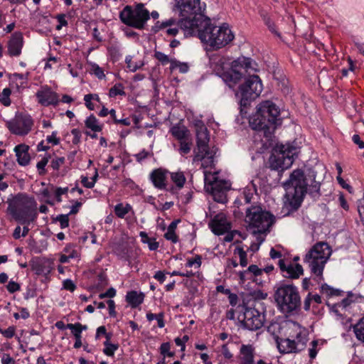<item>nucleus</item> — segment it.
<instances>
[{"label": "nucleus", "instance_id": "56", "mask_svg": "<svg viewBox=\"0 0 364 364\" xmlns=\"http://www.w3.org/2000/svg\"><path fill=\"white\" fill-rule=\"evenodd\" d=\"M164 238L167 240L171 241L172 243H177L178 242V236L176 235L175 231L167 229V232L164 235Z\"/></svg>", "mask_w": 364, "mask_h": 364}, {"label": "nucleus", "instance_id": "23", "mask_svg": "<svg viewBox=\"0 0 364 364\" xmlns=\"http://www.w3.org/2000/svg\"><path fill=\"white\" fill-rule=\"evenodd\" d=\"M29 146L26 144H20L15 146L14 151L16 161L20 166H26L30 164L31 156L29 154Z\"/></svg>", "mask_w": 364, "mask_h": 364}, {"label": "nucleus", "instance_id": "34", "mask_svg": "<svg viewBox=\"0 0 364 364\" xmlns=\"http://www.w3.org/2000/svg\"><path fill=\"white\" fill-rule=\"evenodd\" d=\"M112 338V335H107V340L104 342V349L103 353L109 357H113L114 355L115 350H117L119 348V344L116 343H112L110 342Z\"/></svg>", "mask_w": 364, "mask_h": 364}, {"label": "nucleus", "instance_id": "16", "mask_svg": "<svg viewBox=\"0 0 364 364\" xmlns=\"http://www.w3.org/2000/svg\"><path fill=\"white\" fill-rule=\"evenodd\" d=\"M36 97L39 105L43 107H57L60 103L59 95L48 85H42L36 92Z\"/></svg>", "mask_w": 364, "mask_h": 364}, {"label": "nucleus", "instance_id": "19", "mask_svg": "<svg viewBox=\"0 0 364 364\" xmlns=\"http://www.w3.org/2000/svg\"><path fill=\"white\" fill-rule=\"evenodd\" d=\"M211 231L216 235H222L230 230L231 223L228 220L225 214L220 213L215 215L208 223Z\"/></svg>", "mask_w": 364, "mask_h": 364}, {"label": "nucleus", "instance_id": "64", "mask_svg": "<svg viewBox=\"0 0 364 364\" xmlns=\"http://www.w3.org/2000/svg\"><path fill=\"white\" fill-rule=\"evenodd\" d=\"M6 289L9 293L14 294L21 290V286L16 282L10 281L6 285Z\"/></svg>", "mask_w": 364, "mask_h": 364}, {"label": "nucleus", "instance_id": "35", "mask_svg": "<svg viewBox=\"0 0 364 364\" xmlns=\"http://www.w3.org/2000/svg\"><path fill=\"white\" fill-rule=\"evenodd\" d=\"M132 209V207L129 204L125 205L122 203L117 204L114 208V212L116 216L119 218H124V216Z\"/></svg>", "mask_w": 364, "mask_h": 364}, {"label": "nucleus", "instance_id": "14", "mask_svg": "<svg viewBox=\"0 0 364 364\" xmlns=\"http://www.w3.org/2000/svg\"><path fill=\"white\" fill-rule=\"evenodd\" d=\"M239 319L243 326L250 331H257L264 325V316L255 308L244 306V311Z\"/></svg>", "mask_w": 364, "mask_h": 364}, {"label": "nucleus", "instance_id": "38", "mask_svg": "<svg viewBox=\"0 0 364 364\" xmlns=\"http://www.w3.org/2000/svg\"><path fill=\"white\" fill-rule=\"evenodd\" d=\"M176 69H178L179 72L181 73H186L188 72L189 66L187 63H181L176 59H172L170 70L173 72Z\"/></svg>", "mask_w": 364, "mask_h": 364}, {"label": "nucleus", "instance_id": "17", "mask_svg": "<svg viewBox=\"0 0 364 364\" xmlns=\"http://www.w3.org/2000/svg\"><path fill=\"white\" fill-rule=\"evenodd\" d=\"M31 270L38 276L44 277L46 280L50 279V274L54 269L53 260L46 257H35L30 262Z\"/></svg>", "mask_w": 364, "mask_h": 364}, {"label": "nucleus", "instance_id": "50", "mask_svg": "<svg viewBox=\"0 0 364 364\" xmlns=\"http://www.w3.org/2000/svg\"><path fill=\"white\" fill-rule=\"evenodd\" d=\"M154 57L163 65H165L168 63H170V65L171 64L172 59H170L168 55L161 51L155 50Z\"/></svg>", "mask_w": 364, "mask_h": 364}, {"label": "nucleus", "instance_id": "26", "mask_svg": "<svg viewBox=\"0 0 364 364\" xmlns=\"http://www.w3.org/2000/svg\"><path fill=\"white\" fill-rule=\"evenodd\" d=\"M197 148L195 149V160L202 161L205 158L213 160L214 154L210 150L208 143H196Z\"/></svg>", "mask_w": 364, "mask_h": 364}, {"label": "nucleus", "instance_id": "44", "mask_svg": "<svg viewBox=\"0 0 364 364\" xmlns=\"http://www.w3.org/2000/svg\"><path fill=\"white\" fill-rule=\"evenodd\" d=\"M11 95V90L6 87L0 92V102L4 106H9L11 103L10 96Z\"/></svg>", "mask_w": 364, "mask_h": 364}, {"label": "nucleus", "instance_id": "52", "mask_svg": "<svg viewBox=\"0 0 364 364\" xmlns=\"http://www.w3.org/2000/svg\"><path fill=\"white\" fill-rule=\"evenodd\" d=\"M202 264V257L199 255H196L193 258H189L186 263V267H191L193 265H196L197 268H200Z\"/></svg>", "mask_w": 364, "mask_h": 364}, {"label": "nucleus", "instance_id": "29", "mask_svg": "<svg viewBox=\"0 0 364 364\" xmlns=\"http://www.w3.org/2000/svg\"><path fill=\"white\" fill-rule=\"evenodd\" d=\"M170 132L172 136L178 141L188 139V138H190L189 130L185 126H173L170 129Z\"/></svg>", "mask_w": 364, "mask_h": 364}, {"label": "nucleus", "instance_id": "10", "mask_svg": "<svg viewBox=\"0 0 364 364\" xmlns=\"http://www.w3.org/2000/svg\"><path fill=\"white\" fill-rule=\"evenodd\" d=\"M288 184L291 186L287 188L289 194L291 195V205L297 209L307 192L308 181L304 171L299 168L294 170L290 175Z\"/></svg>", "mask_w": 364, "mask_h": 364}, {"label": "nucleus", "instance_id": "36", "mask_svg": "<svg viewBox=\"0 0 364 364\" xmlns=\"http://www.w3.org/2000/svg\"><path fill=\"white\" fill-rule=\"evenodd\" d=\"M353 331L356 338L364 343V316L353 326Z\"/></svg>", "mask_w": 364, "mask_h": 364}, {"label": "nucleus", "instance_id": "39", "mask_svg": "<svg viewBox=\"0 0 364 364\" xmlns=\"http://www.w3.org/2000/svg\"><path fill=\"white\" fill-rule=\"evenodd\" d=\"M108 95L109 97H116L118 95L125 96L124 85L122 83H116L109 89Z\"/></svg>", "mask_w": 364, "mask_h": 364}, {"label": "nucleus", "instance_id": "21", "mask_svg": "<svg viewBox=\"0 0 364 364\" xmlns=\"http://www.w3.org/2000/svg\"><path fill=\"white\" fill-rule=\"evenodd\" d=\"M278 264L283 276L286 278L295 279L304 274L303 267L299 264H294L291 262L286 263L284 259H280Z\"/></svg>", "mask_w": 364, "mask_h": 364}, {"label": "nucleus", "instance_id": "46", "mask_svg": "<svg viewBox=\"0 0 364 364\" xmlns=\"http://www.w3.org/2000/svg\"><path fill=\"white\" fill-rule=\"evenodd\" d=\"M180 143V147H179V152L182 155H186L188 154L191 151L192 142L190 140V138L188 139H183L179 141Z\"/></svg>", "mask_w": 364, "mask_h": 364}, {"label": "nucleus", "instance_id": "20", "mask_svg": "<svg viewBox=\"0 0 364 364\" xmlns=\"http://www.w3.org/2000/svg\"><path fill=\"white\" fill-rule=\"evenodd\" d=\"M179 28H181L178 24V20L171 18L162 22L156 21L152 27V31L156 33L162 30L166 36H176L179 32Z\"/></svg>", "mask_w": 364, "mask_h": 364}, {"label": "nucleus", "instance_id": "30", "mask_svg": "<svg viewBox=\"0 0 364 364\" xmlns=\"http://www.w3.org/2000/svg\"><path fill=\"white\" fill-rule=\"evenodd\" d=\"M85 126L87 129L94 132H101L104 127L103 124H101L93 114H91L86 118L85 120Z\"/></svg>", "mask_w": 364, "mask_h": 364}, {"label": "nucleus", "instance_id": "53", "mask_svg": "<svg viewBox=\"0 0 364 364\" xmlns=\"http://www.w3.org/2000/svg\"><path fill=\"white\" fill-rule=\"evenodd\" d=\"M65 162V159L63 156L60 157H56L55 159H53L50 166L54 170V171H58L60 169V167L63 165Z\"/></svg>", "mask_w": 364, "mask_h": 364}, {"label": "nucleus", "instance_id": "4", "mask_svg": "<svg viewBox=\"0 0 364 364\" xmlns=\"http://www.w3.org/2000/svg\"><path fill=\"white\" fill-rule=\"evenodd\" d=\"M200 41L210 46L213 50H218L232 42L235 38L229 26L223 24L222 26H214L209 18L197 31L196 35Z\"/></svg>", "mask_w": 364, "mask_h": 364}, {"label": "nucleus", "instance_id": "2", "mask_svg": "<svg viewBox=\"0 0 364 364\" xmlns=\"http://www.w3.org/2000/svg\"><path fill=\"white\" fill-rule=\"evenodd\" d=\"M200 0H175L173 11L178 12V24L186 36H196L198 29L207 23L209 18L204 14Z\"/></svg>", "mask_w": 364, "mask_h": 364}, {"label": "nucleus", "instance_id": "58", "mask_svg": "<svg viewBox=\"0 0 364 364\" xmlns=\"http://www.w3.org/2000/svg\"><path fill=\"white\" fill-rule=\"evenodd\" d=\"M0 333L6 338H11L14 336L16 333V327L14 326H9L6 329L0 328Z\"/></svg>", "mask_w": 364, "mask_h": 364}, {"label": "nucleus", "instance_id": "59", "mask_svg": "<svg viewBox=\"0 0 364 364\" xmlns=\"http://www.w3.org/2000/svg\"><path fill=\"white\" fill-rule=\"evenodd\" d=\"M71 134L73 135V138L72 140V142L74 145H77L81 141V137H82V132L78 129H73L71 130Z\"/></svg>", "mask_w": 364, "mask_h": 364}, {"label": "nucleus", "instance_id": "49", "mask_svg": "<svg viewBox=\"0 0 364 364\" xmlns=\"http://www.w3.org/2000/svg\"><path fill=\"white\" fill-rule=\"evenodd\" d=\"M28 73L23 74V73H15L11 75V79L12 80V82H14V80H22L21 82L20 85L16 84V87L18 89L21 86H23L25 83H26L28 80Z\"/></svg>", "mask_w": 364, "mask_h": 364}, {"label": "nucleus", "instance_id": "3", "mask_svg": "<svg viewBox=\"0 0 364 364\" xmlns=\"http://www.w3.org/2000/svg\"><path fill=\"white\" fill-rule=\"evenodd\" d=\"M7 203V211L21 225H30L36 219V202L33 198L18 193L12 199H8Z\"/></svg>", "mask_w": 364, "mask_h": 364}, {"label": "nucleus", "instance_id": "8", "mask_svg": "<svg viewBox=\"0 0 364 364\" xmlns=\"http://www.w3.org/2000/svg\"><path fill=\"white\" fill-rule=\"evenodd\" d=\"M245 223L249 228L257 229V232L263 233L274 223V217L260 205H251L246 210Z\"/></svg>", "mask_w": 364, "mask_h": 364}, {"label": "nucleus", "instance_id": "7", "mask_svg": "<svg viewBox=\"0 0 364 364\" xmlns=\"http://www.w3.org/2000/svg\"><path fill=\"white\" fill-rule=\"evenodd\" d=\"M296 148L290 144H277L269 159V167L274 171H283L289 168L294 162Z\"/></svg>", "mask_w": 364, "mask_h": 364}, {"label": "nucleus", "instance_id": "48", "mask_svg": "<svg viewBox=\"0 0 364 364\" xmlns=\"http://www.w3.org/2000/svg\"><path fill=\"white\" fill-rule=\"evenodd\" d=\"M235 254L237 253L240 257V264L242 267H246L248 264L247 252L241 247H237L234 252Z\"/></svg>", "mask_w": 364, "mask_h": 364}, {"label": "nucleus", "instance_id": "55", "mask_svg": "<svg viewBox=\"0 0 364 364\" xmlns=\"http://www.w3.org/2000/svg\"><path fill=\"white\" fill-rule=\"evenodd\" d=\"M69 214H61L56 217V220L60 223V226L62 229L69 226Z\"/></svg>", "mask_w": 364, "mask_h": 364}, {"label": "nucleus", "instance_id": "12", "mask_svg": "<svg viewBox=\"0 0 364 364\" xmlns=\"http://www.w3.org/2000/svg\"><path fill=\"white\" fill-rule=\"evenodd\" d=\"M257 63L250 58L241 56L230 63V75L225 76L228 79L230 87L235 86L240 80L251 71H256Z\"/></svg>", "mask_w": 364, "mask_h": 364}, {"label": "nucleus", "instance_id": "45", "mask_svg": "<svg viewBox=\"0 0 364 364\" xmlns=\"http://www.w3.org/2000/svg\"><path fill=\"white\" fill-rule=\"evenodd\" d=\"M90 73L94 74L98 79L102 80L105 77L104 70L95 63H90Z\"/></svg>", "mask_w": 364, "mask_h": 364}, {"label": "nucleus", "instance_id": "37", "mask_svg": "<svg viewBox=\"0 0 364 364\" xmlns=\"http://www.w3.org/2000/svg\"><path fill=\"white\" fill-rule=\"evenodd\" d=\"M159 350L161 356L168 358H173L175 356V352L171 350V344L169 342L162 343Z\"/></svg>", "mask_w": 364, "mask_h": 364}, {"label": "nucleus", "instance_id": "27", "mask_svg": "<svg viewBox=\"0 0 364 364\" xmlns=\"http://www.w3.org/2000/svg\"><path fill=\"white\" fill-rule=\"evenodd\" d=\"M144 299V294L136 291H128L126 295V301L132 308H136L141 304Z\"/></svg>", "mask_w": 364, "mask_h": 364}, {"label": "nucleus", "instance_id": "62", "mask_svg": "<svg viewBox=\"0 0 364 364\" xmlns=\"http://www.w3.org/2000/svg\"><path fill=\"white\" fill-rule=\"evenodd\" d=\"M58 132H53L51 135L47 136L46 141L48 144H50L52 146H55L60 144V139L57 137Z\"/></svg>", "mask_w": 364, "mask_h": 364}, {"label": "nucleus", "instance_id": "24", "mask_svg": "<svg viewBox=\"0 0 364 364\" xmlns=\"http://www.w3.org/2000/svg\"><path fill=\"white\" fill-rule=\"evenodd\" d=\"M167 173L166 170L159 168L153 170L150 173V179L156 188L161 190L166 188Z\"/></svg>", "mask_w": 364, "mask_h": 364}, {"label": "nucleus", "instance_id": "41", "mask_svg": "<svg viewBox=\"0 0 364 364\" xmlns=\"http://www.w3.org/2000/svg\"><path fill=\"white\" fill-rule=\"evenodd\" d=\"M50 159V154H46L41 161H39L36 164V168L38 170V173L40 176H44L47 173V170L46 168V165L48 163L49 159Z\"/></svg>", "mask_w": 364, "mask_h": 364}, {"label": "nucleus", "instance_id": "43", "mask_svg": "<svg viewBox=\"0 0 364 364\" xmlns=\"http://www.w3.org/2000/svg\"><path fill=\"white\" fill-rule=\"evenodd\" d=\"M63 252L68 255L70 259L78 257V252L76 249V245L73 243H68L63 249Z\"/></svg>", "mask_w": 364, "mask_h": 364}, {"label": "nucleus", "instance_id": "57", "mask_svg": "<svg viewBox=\"0 0 364 364\" xmlns=\"http://www.w3.org/2000/svg\"><path fill=\"white\" fill-rule=\"evenodd\" d=\"M248 274L252 275V278L256 276L261 275L262 273V269L259 268L256 264H251L248 267L247 269Z\"/></svg>", "mask_w": 364, "mask_h": 364}, {"label": "nucleus", "instance_id": "54", "mask_svg": "<svg viewBox=\"0 0 364 364\" xmlns=\"http://www.w3.org/2000/svg\"><path fill=\"white\" fill-rule=\"evenodd\" d=\"M318 343H319L318 340H314L311 342V347L309 350V355L311 360H313L316 358V356L319 350V348H317Z\"/></svg>", "mask_w": 364, "mask_h": 364}, {"label": "nucleus", "instance_id": "33", "mask_svg": "<svg viewBox=\"0 0 364 364\" xmlns=\"http://www.w3.org/2000/svg\"><path fill=\"white\" fill-rule=\"evenodd\" d=\"M210 140L209 132L204 125L198 127L196 129V143H208Z\"/></svg>", "mask_w": 364, "mask_h": 364}, {"label": "nucleus", "instance_id": "63", "mask_svg": "<svg viewBox=\"0 0 364 364\" xmlns=\"http://www.w3.org/2000/svg\"><path fill=\"white\" fill-rule=\"evenodd\" d=\"M75 284L70 279H65L63 282V289L73 292L76 289Z\"/></svg>", "mask_w": 364, "mask_h": 364}, {"label": "nucleus", "instance_id": "31", "mask_svg": "<svg viewBox=\"0 0 364 364\" xmlns=\"http://www.w3.org/2000/svg\"><path fill=\"white\" fill-rule=\"evenodd\" d=\"M216 291L228 295L230 304L232 306H235L237 305L238 301V296L236 294L232 293L230 289H226L223 285H218L216 287Z\"/></svg>", "mask_w": 364, "mask_h": 364}, {"label": "nucleus", "instance_id": "42", "mask_svg": "<svg viewBox=\"0 0 364 364\" xmlns=\"http://www.w3.org/2000/svg\"><path fill=\"white\" fill-rule=\"evenodd\" d=\"M172 181L180 189L183 187L186 183V177L183 172L172 173L171 175Z\"/></svg>", "mask_w": 364, "mask_h": 364}, {"label": "nucleus", "instance_id": "22", "mask_svg": "<svg viewBox=\"0 0 364 364\" xmlns=\"http://www.w3.org/2000/svg\"><path fill=\"white\" fill-rule=\"evenodd\" d=\"M240 364H272V363H266L264 360L259 359L255 362V348L249 344H242L240 347Z\"/></svg>", "mask_w": 364, "mask_h": 364}, {"label": "nucleus", "instance_id": "15", "mask_svg": "<svg viewBox=\"0 0 364 364\" xmlns=\"http://www.w3.org/2000/svg\"><path fill=\"white\" fill-rule=\"evenodd\" d=\"M33 126V120L28 114L16 116L14 119L6 122V127L11 133L25 136L28 134Z\"/></svg>", "mask_w": 364, "mask_h": 364}, {"label": "nucleus", "instance_id": "18", "mask_svg": "<svg viewBox=\"0 0 364 364\" xmlns=\"http://www.w3.org/2000/svg\"><path fill=\"white\" fill-rule=\"evenodd\" d=\"M23 44L24 41L22 32L15 31L10 36L6 43V54L11 58L20 56L22 53Z\"/></svg>", "mask_w": 364, "mask_h": 364}, {"label": "nucleus", "instance_id": "5", "mask_svg": "<svg viewBox=\"0 0 364 364\" xmlns=\"http://www.w3.org/2000/svg\"><path fill=\"white\" fill-rule=\"evenodd\" d=\"M330 254L331 250L328 243L318 242L311 248L304 257V262L309 264L311 273L315 274L313 280L318 284L323 280V271Z\"/></svg>", "mask_w": 364, "mask_h": 364}, {"label": "nucleus", "instance_id": "25", "mask_svg": "<svg viewBox=\"0 0 364 364\" xmlns=\"http://www.w3.org/2000/svg\"><path fill=\"white\" fill-rule=\"evenodd\" d=\"M214 64V71L228 85V79L225 77L230 75V68H228L227 67L228 65V59L225 57H218L217 61L215 62Z\"/></svg>", "mask_w": 364, "mask_h": 364}, {"label": "nucleus", "instance_id": "32", "mask_svg": "<svg viewBox=\"0 0 364 364\" xmlns=\"http://www.w3.org/2000/svg\"><path fill=\"white\" fill-rule=\"evenodd\" d=\"M320 292L323 295H326V297L330 298L332 296H338L343 294V291L337 289H334L327 284H323L321 286Z\"/></svg>", "mask_w": 364, "mask_h": 364}, {"label": "nucleus", "instance_id": "9", "mask_svg": "<svg viewBox=\"0 0 364 364\" xmlns=\"http://www.w3.org/2000/svg\"><path fill=\"white\" fill-rule=\"evenodd\" d=\"M119 18L128 26L143 29L150 18V13L141 3L137 4L134 8L127 5L120 11Z\"/></svg>", "mask_w": 364, "mask_h": 364}, {"label": "nucleus", "instance_id": "6", "mask_svg": "<svg viewBox=\"0 0 364 364\" xmlns=\"http://www.w3.org/2000/svg\"><path fill=\"white\" fill-rule=\"evenodd\" d=\"M274 297L279 309L286 313H291L301 306L299 291L293 284H280L277 287Z\"/></svg>", "mask_w": 364, "mask_h": 364}, {"label": "nucleus", "instance_id": "51", "mask_svg": "<svg viewBox=\"0 0 364 364\" xmlns=\"http://www.w3.org/2000/svg\"><path fill=\"white\" fill-rule=\"evenodd\" d=\"M50 187H51L52 190L55 189V191H54L55 198L58 203H60L62 201V198H61L62 195L67 194L68 192V190H69L68 187H65V188L58 187V188H55L53 185H51Z\"/></svg>", "mask_w": 364, "mask_h": 364}, {"label": "nucleus", "instance_id": "61", "mask_svg": "<svg viewBox=\"0 0 364 364\" xmlns=\"http://www.w3.org/2000/svg\"><path fill=\"white\" fill-rule=\"evenodd\" d=\"M66 15L65 14H59L55 16L59 24L56 26V30H60L63 26H68V21L65 19Z\"/></svg>", "mask_w": 364, "mask_h": 364}, {"label": "nucleus", "instance_id": "1", "mask_svg": "<svg viewBox=\"0 0 364 364\" xmlns=\"http://www.w3.org/2000/svg\"><path fill=\"white\" fill-rule=\"evenodd\" d=\"M279 107L272 101L266 100L259 103L256 113L251 117L250 124L257 132L259 136L265 138L264 145H271V141L278 126L282 124Z\"/></svg>", "mask_w": 364, "mask_h": 364}, {"label": "nucleus", "instance_id": "40", "mask_svg": "<svg viewBox=\"0 0 364 364\" xmlns=\"http://www.w3.org/2000/svg\"><path fill=\"white\" fill-rule=\"evenodd\" d=\"M212 195L214 200L218 203H225L227 201L225 192L218 190V186H212Z\"/></svg>", "mask_w": 364, "mask_h": 364}, {"label": "nucleus", "instance_id": "13", "mask_svg": "<svg viewBox=\"0 0 364 364\" xmlns=\"http://www.w3.org/2000/svg\"><path fill=\"white\" fill-rule=\"evenodd\" d=\"M331 310L341 317L364 312V296L348 292L347 297L332 305Z\"/></svg>", "mask_w": 364, "mask_h": 364}, {"label": "nucleus", "instance_id": "60", "mask_svg": "<svg viewBox=\"0 0 364 364\" xmlns=\"http://www.w3.org/2000/svg\"><path fill=\"white\" fill-rule=\"evenodd\" d=\"M153 156V153H150L148 151L143 149L139 153L135 154L134 156L137 162H142L144 159L148 158L149 156Z\"/></svg>", "mask_w": 364, "mask_h": 364}, {"label": "nucleus", "instance_id": "47", "mask_svg": "<svg viewBox=\"0 0 364 364\" xmlns=\"http://www.w3.org/2000/svg\"><path fill=\"white\" fill-rule=\"evenodd\" d=\"M125 63L127 64V68H129V70L132 72L136 71L144 65V63L141 62H134L132 60V58L129 55L126 57Z\"/></svg>", "mask_w": 364, "mask_h": 364}, {"label": "nucleus", "instance_id": "11", "mask_svg": "<svg viewBox=\"0 0 364 364\" xmlns=\"http://www.w3.org/2000/svg\"><path fill=\"white\" fill-rule=\"evenodd\" d=\"M262 91V81L258 75H250L243 84L239 86L238 92L240 96V111L250 106L252 101L259 96Z\"/></svg>", "mask_w": 364, "mask_h": 364}, {"label": "nucleus", "instance_id": "28", "mask_svg": "<svg viewBox=\"0 0 364 364\" xmlns=\"http://www.w3.org/2000/svg\"><path fill=\"white\" fill-rule=\"evenodd\" d=\"M296 346L297 343L296 341L289 338L282 340L281 343L278 345L279 351L282 353H297L299 350L297 349Z\"/></svg>", "mask_w": 364, "mask_h": 364}]
</instances>
